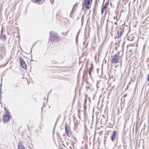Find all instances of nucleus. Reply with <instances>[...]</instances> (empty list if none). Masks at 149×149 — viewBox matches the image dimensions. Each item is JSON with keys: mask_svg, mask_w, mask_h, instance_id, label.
<instances>
[{"mask_svg": "<svg viewBox=\"0 0 149 149\" xmlns=\"http://www.w3.org/2000/svg\"><path fill=\"white\" fill-rule=\"evenodd\" d=\"M50 38H49L52 41H54L56 42H57L59 40V38L57 33L50 32L49 33Z\"/></svg>", "mask_w": 149, "mask_h": 149, "instance_id": "1", "label": "nucleus"}, {"mask_svg": "<svg viewBox=\"0 0 149 149\" xmlns=\"http://www.w3.org/2000/svg\"><path fill=\"white\" fill-rule=\"evenodd\" d=\"M5 114L3 115V121L4 122H7L8 121L10 118V116L9 115V112L8 110L5 111Z\"/></svg>", "mask_w": 149, "mask_h": 149, "instance_id": "2", "label": "nucleus"}, {"mask_svg": "<svg viewBox=\"0 0 149 149\" xmlns=\"http://www.w3.org/2000/svg\"><path fill=\"white\" fill-rule=\"evenodd\" d=\"M120 60V56L117 54H115L111 61V63H118Z\"/></svg>", "mask_w": 149, "mask_h": 149, "instance_id": "3", "label": "nucleus"}, {"mask_svg": "<svg viewBox=\"0 0 149 149\" xmlns=\"http://www.w3.org/2000/svg\"><path fill=\"white\" fill-rule=\"evenodd\" d=\"M92 0H84L85 6L86 8H89L91 6V3Z\"/></svg>", "mask_w": 149, "mask_h": 149, "instance_id": "4", "label": "nucleus"}, {"mask_svg": "<svg viewBox=\"0 0 149 149\" xmlns=\"http://www.w3.org/2000/svg\"><path fill=\"white\" fill-rule=\"evenodd\" d=\"M109 5V1L106 2L104 6H102L101 8V13L102 14L104 13V11H105Z\"/></svg>", "mask_w": 149, "mask_h": 149, "instance_id": "5", "label": "nucleus"}, {"mask_svg": "<svg viewBox=\"0 0 149 149\" xmlns=\"http://www.w3.org/2000/svg\"><path fill=\"white\" fill-rule=\"evenodd\" d=\"M116 135V132L115 131H113V133H112L110 137L112 141H114L115 140Z\"/></svg>", "mask_w": 149, "mask_h": 149, "instance_id": "6", "label": "nucleus"}, {"mask_svg": "<svg viewBox=\"0 0 149 149\" xmlns=\"http://www.w3.org/2000/svg\"><path fill=\"white\" fill-rule=\"evenodd\" d=\"M19 61L22 68H26V65L23 59L21 58H20Z\"/></svg>", "mask_w": 149, "mask_h": 149, "instance_id": "7", "label": "nucleus"}, {"mask_svg": "<svg viewBox=\"0 0 149 149\" xmlns=\"http://www.w3.org/2000/svg\"><path fill=\"white\" fill-rule=\"evenodd\" d=\"M18 146V149H25L24 146L23 145V144L21 142H19V143Z\"/></svg>", "mask_w": 149, "mask_h": 149, "instance_id": "8", "label": "nucleus"}, {"mask_svg": "<svg viewBox=\"0 0 149 149\" xmlns=\"http://www.w3.org/2000/svg\"><path fill=\"white\" fill-rule=\"evenodd\" d=\"M65 128L66 133L69 132L70 128L68 127L67 124L66 123L65 125Z\"/></svg>", "mask_w": 149, "mask_h": 149, "instance_id": "9", "label": "nucleus"}, {"mask_svg": "<svg viewBox=\"0 0 149 149\" xmlns=\"http://www.w3.org/2000/svg\"><path fill=\"white\" fill-rule=\"evenodd\" d=\"M123 30H122L121 29L120 31H118V32L117 34H118V37H120V36L123 34Z\"/></svg>", "mask_w": 149, "mask_h": 149, "instance_id": "10", "label": "nucleus"}, {"mask_svg": "<svg viewBox=\"0 0 149 149\" xmlns=\"http://www.w3.org/2000/svg\"><path fill=\"white\" fill-rule=\"evenodd\" d=\"M1 38L2 39V41H5L6 39V35H3L2 34V35L1 34Z\"/></svg>", "mask_w": 149, "mask_h": 149, "instance_id": "11", "label": "nucleus"}, {"mask_svg": "<svg viewBox=\"0 0 149 149\" xmlns=\"http://www.w3.org/2000/svg\"><path fill=\"white\" fill-rule=\"evenodd\" d=\"M76 4H75L72 10V11H71V13L70 14V15L71 17H72V13H74V12H75V10H74V9L75 8V5H76Z\"/></svg>", "mask_w": 149, "mask_h": 149, "instance_id": "12", "label": "nucleus"}, {"mask_svg": "<svg viewBox=\"0 0 149 149\" xmlns=\"http://www.w3.org/2000/svg\"><path fill=\"white\" fill-rule=\"evenodd\" d=\"M91 67H90L89 69V71H91V72H92L93 71V65L92 64L91 65Z\"/></svg>", "mask_w": 149, "mask_h": 149, "instance_id": "13", "label": "nucleus"}, {"mask_svg": "<svg viewBox=\"0 0 149 149\" xmlns=\"http://www.w3.org/2000/svg\"><path fill=\"white\" fill-rule=\"evenodd\" d=\"M66 134H67V135H68V136L69 137L71 135V133L69 132L66 133Z\"/></svg>", "mask_w": 149, "mask_h": 149, "instance_id": "14", "label": "nucleus"}, {"mask_svg": "<svg viewBox=\"0 0 149 149\" xmlns=\"http://www.w3.org/2000/svg\"><path fill=\"white\" fill-rule=\"evenodd\" d=\"M3 58V54L0 53V59H2V58Z\"/></svg>", "mask_w": 149, "mask_h": 149, "instance_id": "15", "label": "nucleus"}, {"mask_svg": "<svg viewBox=\"0 0 149 149\" xmlns=\"http://www.w3.org/2000/svg\"><path fill=\"white\" fill-rule=\"evenodd\" d=\"M79 32H80V31H79L78 32V33H77V38H76V41H77V37H78V35L79 34Z\"/></svg>", "mask_w": 149, "mask_h": 149, "instance_id": "16", "label": "nucleus"}, {"mask_svg": "<svg viewBox=\"0 0 149 149\" xmlns=\"http://www.w3.org/2000/svg\"><path fill=\"white\" fill-rule=\"evenodd\" d=\"M49 0L50 1V2L52 4L54 3V0Z\"/></svg>", "mask_w": 149, "mask_h": 149, "instance_id": "17", "label": "nucleus"}, {"mask_svg": "<svg viewBox=\"0 0 149 149\" xmlns=\"http://www.w3.org/2000/svg\"><path fill=\"white\" fill-rule=\"evenodd\" d=\"M91 71H89V72H88L89 74V75H90V76L91 75Z\"/></svg>", "mask_w": 149, "mask_h": 149, "instance_id": "18", "label": "nucleus"}, {"mask_svg": "<svg viewBox=\"0 0 149 149\" xmlns=\"http://www.w3.org/2000/svg\"><path fill=\"white\" fill-rule=\"evenodd\" d=\"M148 81H149V74H148Z\"/></svg>", "mask_w": 149, "mask_h": 149, "instance_id": "19", "label": "nucleus"}, {"mask_svg": "<svg viewBox=\"0 0 149 149\" xmlns=\"http://www.w3.org/2000/svg\"><path fill=\"white\" fill-rule=\"evenodd\" d=\"M35 1H36L37 2H39V1H41V0H35Z\"/></svg>", "mask_w": 149, "mask_h": 149, "instance_id": "20", "label": "nucleus"}, {"mask_svg": "<svg viewBox=\"0 0 149 149\" xmlns=\"http://www.w3.org/2000/svg\"><path fill=\"white\" fill-rule=\"evenodd\" d=\"M14 85L15 87H17V84H14Z\"/></svg>", "mask_w": 149, "mask_h": 149, "instance_id": "21", "label": "nucleus"}, {"mask_svg": "<svg viewBox=\"0 0 149 149\" xmlns=\"http://www.w3.org/2000/svg\"><path fill=\"white\" fill-rule=\"evenodd\" d=\"M85 43H86V41H84V42H83V44H84V45L85 44Z\"/></svg>", "mask_w": 149, "mask_h": 149, "instance_id": "22", "label": "nucleus"}, {"mask_svg": "<svg viewBox=\"0 0 149 149\" xmlns=\"http://www.w3.org/2000/svg\"><path fill=\"white\" fill-rule=\"evenodd\" d=\"M99 69H97V73H98V74H99Z\"/></svg>", "mask_w": 149, "mask_h": 149, "instance_id": "23", "label": "nucleus"}, {"mask_svg": "<svg viewBox=\"0 0 149 149\" xmlns=\"http://www.w3.org/2000/svg\"><path fill=\"white\" fill-rule=\"evenodd\" d=\"M4 109H6V110H7V109L6 108V107H4Z\"/></svg>", "mask_w": 149, "mask_h": 149, "instance_id": "24", "label": "nucleus"}, {"mask_svg": "<svg viewBox=\"0 0 149 149\" xmlns=\"http://www.w3.org/2000/svg\"><path fill=\"white\" fill-rule=\"evenodd\" d=\"M114 24H117V23L116 22H114Z\"/></svg>", "mask_w": 149, "mask_h": 149, "instance_id": "25", "label": "nucleus"}, {"mask_svg": "<svg viewBox=\"0 0 149 149\" xmlns=\"http://www.w3.org/2000/svg\"><path fill=\"white\" fill-rule=\"evenodd\" d=\"M2 32H3V31H2H2H1V34H2Z\"/></svg>", "mask_w": 149, "mask_h": 149, "instance_id": "26", "label": "nucleus"}, {"mask_svg": "<svg viewBox=\"0 0 149 149\" xmlns=\"http://www.w3.org/2000/svg\"><path fill=\"white\" fill-rule=\"evenodd\" d=\"M113 19H115V16H114L113 17Z\"/></svg>", "mask_w": 149, "mask_h": 149, "instance_id": "27", "label": "nucleus"}, {"mask_svg": "<svg viewBox=\"0 0 149 149\" xmlns=\"http://www.w3.org/2000/svg\"><path fill=\"white\" fill-rule=\"evenodd\" d=\"M101 70L102 71H101V74H102V70Z\"/></svg>", "mask_w": 149, "mask_h": 149, "instance_id": "28", "label": "nucleus"}, {"mask_svg": "<svg viewBox=\"0 0 149 149\" xmlns=\"http://www.w3.org/2000/svg\"><path fill=\"white\" fill-rule=\"evenodd\" d=\"M86 46H87V45H86L85 46V47H86Z\"/></svg>", "mask_w": 149, "mask_h": 149, "instance_id": "29", "label": "nucleus"}, {"mask_svg": "<svg viewBox=\"0 0 149 149\" xmlns=\"http://www.w3.org/2000/svg\"><path fill=\"white\" fill-rule=\"evenodd\" d=\"M98 76H100V75H99V74H98Z\"/></svg>", "mask_w": 149, "mask_h": 149, "instance_id": "30", "label": "nucleus"}, {"mask_svg": "<svg viewBox=\"0 0 149 149\" xmlns=\"http://www.w3.org/2000/svg\"><path fill=\"white\" fill-rule=\"evenodd\" d=\"M148 66H149V65H148ZM148 69H149V66L148 67Z\"/></svg>", "mask_w": 149, "mask_h": 149, "instance_id": "31", "label": "nucleus"}]
</instances>
